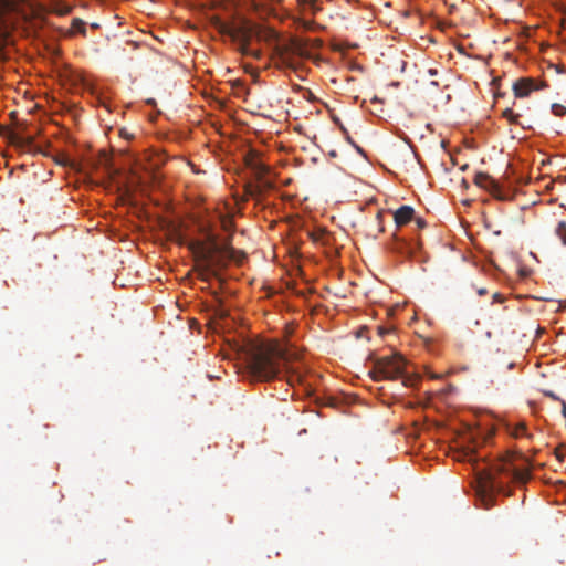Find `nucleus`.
Here are the masks:
<instances>
[{
	"label": "nucleus",
	"instance_id": "nucleus-29",
	"mask_svg": "<svg viewBox=\"0 0 566 566\" xmlns=\"http://www.w3.org/2000/svg\"><path fill=\"white\" fill-rule=\"evenodd\" d=\"M382 216H384V212H382V211H379V212L377 213V218H378V219L382 218Z\"/></svg>",
	"mask_w": 566,
	"mask_h": 566
},
{
	"label": "nucleus",
	"instance_id": "nucleus-7",
	"mask_svg": "<svg viewBox=\"0 0 566 566\" xmlns=\"http://www.w3.org/2000/svg\"><path fill=\"white\" fill-rule=\"evenodd\" d=\"M394 222L396 228H401L410 222L415 221L417 229H423L427 226V222L419 217H416L415 209L411 206H401L397 210L392 212Z\"/></svg>",
	"mask_w": 566,
	"mask_h": 566
},
{
	"label": "nucleus",
	"instance_id": "nucleus-23",
	"mask_svg": "<svg viewBox=\"0 0 566 566\" xmlns=\"http://www.w3.org/2000/svg\"><path fill=\"white\" fill-rule=\"evenodd\" d=\"M302 24L304 25L305 29H311L313 22L312 21H302Z\"/></svg>",
	"mask_w": 566,
	"mask_h": 566
},
{
	"label": "nucleus",
	"instance_id": "nucleus-31",
	"mask_svg": "<svg viewBox=\"0 0 566 566\" xmlns=\"http://www.w3.org/2000/svg\"><path fill=\"white\" fill-rule=\"evenodd\" d=\"M429 72H430L431 75H436L437 74L436 70H430Z\"/></svg>",
	"mask_w": 566,
	"mask_h": 566
},
{
	"label": "nucleus",
	"instance_id": "nucleus-5",
	"mask_svg": "<svg viewBox=\"0 0 566 566\" xmlns=\"http://www.w3.org/2000/svg\"><path fill=\"white\" fill-rule=\"evenodd\" d=\"M276 43L273 48V54L281 67L296 70L298 63L295 57H308L307 41L300 38H290L280 40L279 34L273 32Z\"/></svg>",
	"mask_w": 566,
	"mask_h": 566
},
{
	"label": "nucleus",
	"instance_id": "nucleus-16",
	"mask_svg": "<svg viewBox=\"0 0 566 566\" xmlns=\"http://www.w3.org/2000/svg\"><path fill=\"white\" fill-rule=\"evenodd\" d=\"M75 32L82 33V34L86 33V24L83 20H81L78 18H75L72 21V33H75Z\"/></svg>",
	"mask_w": 566,
	"mask_h": 566
},
{
	"label": "nucleus",
	"instance_id": "nucleus-35",
	"mask_svg": "<svg viewBox=\"0 0 566 566\" xmlns=\"http://www.w3.org/2000/svg\"><path fill=\"white\" fill-rule=\"evenodd\" d=\"M27 143L30 145V144H32V140L30 138H28Z\"/></svg>",
	"mask_w": 566,
	"mask_h": 566
},
{
	"label": "nucleus",
	"instance_id": "nucleus-20",
	"mask_svg": "<svg viewBox=\"0 0 566 566\" xmlns=\"http://www.w3.org/2000/svg\"><path fill=\"white\" fill-rule=\"evenodd\" d=\"M518 272H520V275H521V276H523V277H527V276L531 274V272H532V271H531L528 268H525V266H524V268H521V269L518 270Z\"/></svg>",
	"mask_w": 566,
	"mask_h": 566
},
{
	"label": "nucleus",
	"instance_id": "nucleus-8",
	"mask_svg": "<svg viewBox=\"0 0 566 566\" xmlns=\"http://www.w3.org/2000/svg\"><path fill=\"white\" fill-rule=\"evenodd\" d=\"M252 28L248 23H242L239 25H233L231 40L238 44V50L241 53H250L252 49L250 48V42L252 39Z\"/></svg>",
	"mask_w": 566,
	"mask_h": 566
},
{
	"label": "nucleus",
	"instance_id": "nucleus-6",
	"mask_svg": "<svg viewBox=\"0 0 566 566\" xmlns=\"http://www.w3.org/2000/svg\"><path fill=\"white\" fill-rule=\"evenodd\" d=\"M407 361L400 354L379 357L369 371L375 381L402 379L405 386H411V379L405 376Z\"/></svg>",
	"mask_w": 566,
	"mask_h": 566
},
{
	"label": "nucleus",
	"instance_id": "nucleus-30",
	"mask_svg": "<svg viewBox=\"0 0 566 566\" xmlns=\"http://www.w3.org/2000/svg\"><path fill=\"white\" fill-rule=\"evenodd\" d=\"M528 255L532 256L533 259H536V255L533 253V251H530Z\"/></svg>",
	"mask_w": 566,
	"mask_h": 566
},
{
	"label": "nucleus",
	"instance_id": "nucleus-24",
	"mask_svg": "<svg viewBox=\"0 0 566 566\" xmlns=\"http://www.w3.org/2000/svg\"><path fill=\"white\" fill-rule=\"evenodd\" d=\"M71 12V8L70 7H65L64 9H62L60 11V14H69Z\"/></svg>",
	"mask_w": 566,
	"mask_h": 566
},
{
	"label": "nucleus",
	"instance_id": "nucleus-19",
	"mask_svg": "<svg viewBox=\"0 0 566 566\" xmlns=\"http://www.w3.org/2000/svg\"><path fill=\"white\" fill-rule=\"evenodd\" d=\"M552 113L557 117H564L566 115V106L554 103L552 105Z\"/></svg>",
	"mask_w": 566,
	"mask_h": 566
},
{
	"label": "nucleus",
	"instance_id": "nucleus-33",
	"mask_svg": "<svg viewBox=\"0 0 566 566\" xmlns=\"http://www.w3.org/2000/svg\"><path fill=\"white\" fill-rule=\"evenodd\" d=\"M491 506V504H489L488 502H485V509H489Z\"/></svg>",
	"mask_w": 566,
	"mask_h": 566
},
{
	"label": "nucleus",
	"instance_id": "nucleus-13",
	"mask_svg": "<svg viewBox=\"0 0 566 566\" xmlns=\"http://www.w3.org/2000/svg\"><path fill=\"white\" fill-rule=\"evenodd\" d=\"M214 27H216V29L218 30V32L220 34L227 35V36L231 38L232 30H233V25L232 24L223 22L222 20L217 18L216 21H214Z\"/></svg>",
	"mask_w": 566,
	"mask_h": 566
},
{
	"label": "nucleus",
	"instance_id": "nucleus-10",
	"mask_svg": "<svg viewBox=\"0 0 566 566\" xmlns=\"http://www.w3.org/2000/svg\"><path fill=\"white\" fill-rule=\"evenodd\" d=\"M474 184L481 188L486 189L494 196H497V192L500 191L497 182L490 175L484 172L475 174Z\"/></svg>",
	"mask_w": 566,
	"mask_h": 566
},
{
	"label": "nucleus",
	"instance_id": "nucleus-12",
	"mask_svg": "<svg viewBox=\"0 0 566 566\" xmlns=\"http://www.w3.org/2000/svg\"><path fill=\"white\" fill-rule=\"evenodd\" d=\"M287 251H289V255L291 258V263H292L293 270L297 271L298 273H302L303 264L301 262L302 256L300 254V250L294 249V250H287Z\"/></svg>",
	"mask_w": 566,
	"mask_h": 566
},
{
	"label": "nucleus",
	"instance_id": "nucleus-4",
	"mask_svg": "<svg viewBox=\"0 0 566 566\" xmlns=\"http://www.w3.org/2000/svg\"><path fill=\"white\" fill-rule=\"evenodd\" d=\"M220 232L209 220L197 221L198 239L188 248H231L234 234L231 232L232 222L229 219L219 221Z\"/></svg>",
	"mask_w": 566,
	"mask_h": 566
},
{
	"label": "nucleus",
	"instance_id": "nucleus-2",
	"mask_svg": "<svg viewBox=\"0 0 566 566\" xmlns=\"http://www.w3.org/2000/svg\"><path fill=\"white\" fill-rule=\"evenodd\" d=\"M501 475H505L518 482H525L530 478V470L527 468H520L514 462L512 454H506L495 460L491 467L480 475V490L484 493V501H491V494L503 489V483L499 481V476Z\"/></svg>",
	"mask_w": 566,
	"mask_h": 566
},
{
	"label": "nucleus",
	"instance_id": "nucleus-9",
	"mask_svg": "<svg viewBox=\"0 0 566 566\" xmlns=\"http://www.w3.org/2000/svg\"><path fill=\"white\" fill-rule=\"evenodd\" d=\"M539 88L541 86L532 77H521L516 80L512 85L515 98L527 97L532 92Z\"/></svg>",
	"mask_w": 566,
	"mask_h": 566
},
{
	"label": "nucleus",
	"instance_id": "nucleus-15",
	"mask_svg": "<svg viewBox=\"0 0 566 566\" xmlns=\"http://www.w3.org/2000/svg\"><path fill=\"white\" fill-rule=\"evenodd\" d=\"M297 2L301 7H308L313 15L321 11V7L317 6V0H297Z\"/></svg>",
	"mask_w": 566,
	"mask_h": 566
},
{
	"label": "nucleus",
	"instance_id": "nucleus-11",
	"mask_svg": "<svg viewBox=\"0 0 566 566\" xmlns=\"http://www.w3.org/2000/svg\"><path fill=\"white\" fill-rule=\"evenodd\" d=\"M312 242L314 244L329 245L331 244V234L325 232L324 230H317L311 233Z\"/></svg>",
	"mask_w": 566,
	"mask_h": 566
},
{
	"label": "nucleus",
	"instance_id": "nucleus-26",
	"mask_svg": "<svg viewBox=\"0 0 566 566\" xmlns=\"http://www.w3.org/2000/svg\"><path fill=\"white\" fill-rule=\"evenodd\" d=\"M493 298H494V301H499V302H501V301H502V296H501L499 293H495V294L493 295Z\"/></svg>",
	"mask_w": 566,
	"mask_h": 566
},
{
	"label": "nucleus",
	"instance_id": "nucleus-17",
	"mask_svg": "<svg viewBox=\"0 0 566 566\" xmlns=\"http://www.w3.org/2000/svg\"><path fill=\"white\" fill-rule=\"evenodd\" d=\"M555 234L560 239L562 243L566 245V222L559 221L555 228Z\"/></svg>",
	"mask_w": 566,
	"mask_h": 566
},
{
	"label": "nucleus",
	"instance_id": "nucleus-14",
	"mask_svg": "<svg viewBox=\"0 0 566 566\" xmlns=\"http://www.w3.org/2000/svg\"><path fill=\"white\" fill-rule=\"evenodd\" d=\"M520 116L521 115L517 113H514V111L511 107H506L502 112V117L505 118L512 125H521Z\"/></svg>",
	"mask_w": 566,
	"mask_h": 566
},
{
	"label": "nucleus",
	"instance_id": "nucleus-28",
	"mask_svg": "<svg viewBox=\"0 0 566 566\" xmlns=\"http://www.w3.org/2000/svg\"><path fill=\"white\" fill-rule=\"evenodd\" d=\"M272 3H281L283 0H269Z\"/></svg>",
	"mask_w": 566,
	"mask_h": 566
},
{
	"label": "nucleus",
	"instance_id": "nucleus-25",
	"mask_svg": "<svg viewBox=\"0 0 566 566\" xmlns=\"http://www.w3.org/2000/svg\"><path fill=\"white\" fill-rule=\"evenodd\" d=\"M546 395H547L548 397H551V398L555 399V400H560V398H559V397H557V396H556L555 394H553V392H546Z\"/></svg>",
	"mask_w": 566,
	"mask_h": 566
},
{
	"label": "nucleus",
	"instance_id": "nucleus-18",
	"mask_svg": "<svg viewBox=\"0 0 566 566\" xmlns=\"http://www.w3.org/2000/svg\"><path fill=\"white\" fill-rule=\"evenodd\" d=\"M512 436L515 438L530 437L527 433L526 426L524 423H518L512 429Z\"/></svg>",
	"mask_w": 566,
	"mask_h": 566
},
{
	"label": "nucleus",
	"instance_id": "nucleus-22",
	"mask_svg": "<svg viewBox=\"0 0 566 566\" xmlns=\"http://www.w3.org/2000/svg\"><path fill=\"white\" fill-rule=\"evenodd\" d=\"M426 244L424 240H423V237L422 235H419L417 238V245L418 248H423V245Z\"/></svg>",
	"mask_w": 566,
	"mask_h": 566
},
{
	"label": "nucleus",
	"instance_id": "nucleus-1",
	"mask_svg": "<svg viewBox=\"0 0 566 566\" xmlns=\"http://www.w3.org/2000/svg\"><path fill=\"white\" fill-rule=\"evenodd\" d=\"M241 355L245 375L251 381H271L283 375L291 385L301 381L300 373L292 365L295 355L280 343L249 342L242 347Z\"/></svg>",
	"mask_w": 566,
	"mask_h": 566
},
{
	"label": "nucleus",
	"instance_id": "nucleus-32",
	"mask_svg": "<svg viewBox=\"0 0 566 566\" xmlns=\"http://www.w3.org/2000/svg\"><path fill=\"white\" fill-rule=\"evenodd\" d=\"M379 333H380V334H384V333H385V329H384V328H379Z\"/></svg>",
	"mask_w": 566,
	"mask_h": 566
},
{
	"label": "nucleus",
	"instance_id": "nucleus-34",
	"mask_svg": "<svg viewBox=\"0 0 566 566\" xmlns=\"http://www.w3.org/2000/svg\"><path fill=\"white\" fill-rule=\"evenodd\" d=\"M494 96H495V97H499V96H502V94H501V93H495V95H494Z\"/></svg>",
	"mask_w": 566,
	"mask_h": 566
},
{
	"label": "nucleus",
	"instance_id": "nucleus-3",
	"mask_svg": "<svg viewBox=\"0 0 566 566\" xmlns=\"http://www.w3.org/2000/svg\"><path fill=\"white\" fill-rule=\"evenodd\" d=\"M193 261L202 279L216 275L230 262L241 264L245 259L242 250H190Z\"/></svg>",
	"mask_w": 566,
	"mask_h": 566
},
{
	"label": "nucleus",
	"instance_id": "nucleus-27",
	"mask_svg": "<svg viewBox=\"0 0 566 566\" xmlns=\"http://www.w3.org/2000/svg\"><path fill=\"white\" fill-rule=\"evenodd\" d=\"M478 293H479L480 295H484V294L486 293V290H485V289H480V290L478 291Z\"/></svg>",
	"mask_w": 566,
	"mask_h": 566
},
{
	"label": "nucleus",
	"instance_id": "nucleus-21",
	"mask_svg": "<svg viewBox=\"0 0 566 566\" xmlns=\"http://www.w3.org/2000/svg\"><path fill=\"white\" fill-rule=\"evenodd\" d=\"M243 55H251V56H254L255 59H260L261 57V52L260 51H255V50H252V52L250 53H242Z\"/></svg>",
	"mask_w": 566,
	"mask_h": 566
}]
</instances>
